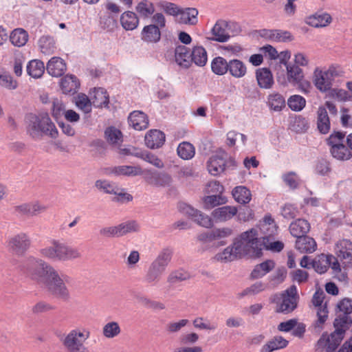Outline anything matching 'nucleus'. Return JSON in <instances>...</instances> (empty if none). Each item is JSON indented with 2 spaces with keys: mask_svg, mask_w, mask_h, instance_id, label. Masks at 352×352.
I'll return each mask as SVG.
<instances>
[{
  "mask_svg": "<svg viewBox=\"0 0 352 352\" xmlns=\"http://www.w3.org/2000/svg\"><path fill=\"white\" fill-rule=\"evenodd\" d=\"M28 40V32L22 28L14 30L10 36V42L15 46L22 47Z\"/></svg>",
  "mask_w": 352,
  "mask_h": 352,
  "instance_id": "45",
  "label": "nucleus"
},
{
  "mask_svg": "<svg viewBox=\"0 0 352 352\" xmlns=\"http://www.w3.org/2000/svg\"><path fill=\"white\" fill-rule=\"evenodd\" d=\"M129 125L135 130L142 131L148 126V116L141 111H133L128 117Z\"/></svg>",
  "mask_w": 352,
  "mask_h": 352,
  "instance_id": "19",
  "label": "nucleus"
},
{
  "mask_svg": "<svg viewBox=\"0 0 352 352\" xmlns=\"http://www.w3.org/2000/svg\"><path fill=\"white\" fill-rule=\"evenodd\" d=\"M316 114L317 129L321 134H327L331 129V122L326 108L323 106H320Z\"/></svg>",
  "mask_w": 352,
  "mask_h": 352,
  "instance_id": "22",
  "label": "nucleus"
},
{
  "mask_svg": "<svg viewBox=\"0 0 352 352\" xmlns=\"http://www.w3.org/2000/svg\"><path fill=\"white\" fill-rule=\"evenodd\" d=\"M316 242L310 236L305 235L296 238V248L301 253H312L316 250Z\"/></svg>",
  "mask_w": 352,
  "mask_h": 352,
  "instance_id": "31",
  "label": "nucleus"
},
{
  "mask_svg": "<svg viewBox=\"0 0 352 352\" xmlns=\"http://www.w3.org/2000/svg\"><path fill=\"white\" fill-rule=\"evenodd\" d=\"M8 246L17 254L24 253L30 245V240L25 233H20L8 240Z\"/></svg>",
  "mask_w": 352,
  "mask_h": 352,
  "instance_id": "17",
  "label": "nucleus"
},
{
  "mask_svg": "<svg viewBox=\"0 0 352 352\" xmlns=\"http://www.w3.org/2000/svg\"><path fill=\"white\" fill-rule=\"evenodd\" d=\"M175 62L181 67L188 68L191 65L190 54L187 47L179 45L175 50Z\"/></svg>",
  "mask_w": 352,
  "mask_h": 352,
  "instance_id": "34",
  "label": "nucleus"
},
{
  "mask_svg": "<svg viewBox=\"0 0 352 352\" xmlns=\"http://www.w3.org/2000/svg\"><path fill=\"white\" fill-rule=\"evenodd\" d=\"M90 337V331L85 328L72 329L60 339L63 346L67 352H91L85 346Z\"/></svg>",
  "mask_w": 352,
  "mask_h": 352,
  "instance_id": "6",
  "label": "nucleus"
},
{
  "mask_svg": "<svg viewBox=\"0 0 352 352\" xmlns=\"http://www.w3.org/2000/svg\"><path fill=\"white\" fill-rule=\"evenodd\" d=\"M275 267V262L273 260H266L256 265L251 272L253 279L262 278Z\"/></svg>",
  "mask_w": 352,
  "mask_h": 352,
  "instance_id": "35",
  "label": "nucleus"
},
{
  "mask_svg": "<svg viewBox=\"0 0 352 352\" xmlns=\"http://www.w3.org/2000/svg\"><path fill=\"white\" fill-rule=\"evenodd\" d=\"M172 252L168 249H164L159 253L156 258L151 263V265L158 271L164 273L171 261Z\"/></svg>",
  "mask_w": 352,
  "mask_h": 352,
  "instance_id": "32",
  "label": "nucleus"
},
{
  "mask_svg": "<svg viewBox=\"0 0 352 352\" xmlns=\"http://www.w3.org/2000/svg\"><path fill=\"white\" fill-rule=\"evenodd\" d=\"M330 153L333 157L340 161L349 160L352 157L351 151L344 144L330 148Z\"/></svg>",
  "mask_w": 352,
  "mask_h": 352,
  "instance_id": "47",
  "label": "nucleus"
},
{
  "mask_svg": "<svg viewBox=\"0 0 352 352\" xmlns=\"http://www.w3.org/2000/svg\"><path fill=\"white\" fill-rule=\"evenodd\" d=\"M228 73L235 78L244 77L247 74V67L241 60L234 58L228 61Z\"/></svg>",
  "mask_w": 352,
  "mask_h": 352,
  "instance_id": "33",
  "label": "nucleus"
},
{
  "mask_svg": "<svg viewBox=\"0 0 352 352\" xmlns=\"http://www.w3.org/2000/svg\"><path fill=\"white\" fill-rule=\"evenodd\" d=\"M190 278L189 274L184 270H178L172 272L168 277V282L170 284H174L177 282H181L183 280H186Z\"/></svg>",
  "mask_w": 352,
  "mask_h": 352,
  "instance_id": "63",
  "label": "nucleus"
},
{
  "mask_svg": "<svg viewBox=\"0 0 352 352\" xmlns=\"http://www.w3.org/2000/svg\"><path fill=\"white\" fill-rule=\"evenodd\" d=\"M28 131L32 137L44 134L56 138L58 131L47 113H30L27 116Z\"/></svg>",
  "mask_w": 352,
  "mask_h": 352,
  "instance_id": "5",
  "label": "nucleus"
},
{
  "mask_svg": "<svg viewBox=\"0 0 352 352\" xmlns=\"http://www.w3.org/2000/svg\"><path fill=\"white\" fill-rule=\"evenodd\" d=\"M171 176L165 172L157 171L152 186L155 187L169 186L172 183Z\"/></svg>",
  "mask_w": 352,
  "mask_h": 352,
  "instance_id": "56",
  "label": "nucleus"
},
{
  "mask_svg": "<svg viewBox=\"0 0 352 352\" xmlns=\"http://www.w3.org/2000/svg\"><path fill=\"white\" fill-rule=\"evenodd\" d=\"M80 81L72 74H67L60 80V86L65 94L74 95L80 88Z\"/></svg>",
  "mask_w": 352,
  "mask_h": 352,
  "instance_id": "25",
  "label": "nucleus"
},
{
  "mask_svg": "<svg viewBox=\"0 0 352 352\" xmlns=\"http://www.w3.org/2000/svg\"><path fill=\"white\" fill-rule=\"evenodd\" d=\"M258 85L262 89H270L274 84L273 75L269 68L262 67L256 70Z\"/></svg>",
  "mask_w": 352,
  "mask_h": 352,
  "instance_id": "27",
  "label": "nucleus"
},
{
  "mask_svg": "<svg viewBox=\"0 0 352 352\" xmlns=\"http://www.w3.org/2000/svg\"><path fill=\"white\" fill-rule=\"evenodd\" d=\"M145 144L151 149L162 147L166 140L165 134L157 129H151L145 135Z\"/></svg>",
  "mask_w": 352,
  "mask_h": 352,
  "instance_id": "18",
  "label": "nucleus"
},
{
  "mask_svg": "<svg viewBox=\"0 0 352 352\" xmlns=\"http://www.w3.org/2000/svg\"><path fill=\"white\" fill-rule=\"evenodd\" d=\"M289 342L282 336H275L273 339L264 344L261 352H272L276 350L285 348Z\"/></svg>",
  "mask_w": 352,
  "mask_h": 352,
  "instance_id": "40",
  "label": "nucleus"
},
{
  "mask_svg": "<svg viewBox=\"0 0 352 352\" xmlns=\"http://www.w3.org/2000/svg\"><path fill=\"white\" fill-rule=\"evenodd\" d=\"M121 332L119 324L117 322H109L102 328L103 336L107 338H113Z\"/></svg>",
  "mask_w": 352,
  "mask_h": 352,
  "instance_id": "57",
  "label": "nucleus"
},
{
  "mask_svg": "<svg viewBox=\"0 0 352 352\" xmlns=\"http://www.w3.org/2000/svg\"><path fill=\"white\" fill-rule=\"evenodd\" d=\"M243 239L248 241L252 250V256L259 257L262 255L263 250H270L279 252L283 248V242L274 241V237L272 234L261 236L256 228H252L243 232Z\"/></svg>",
  "mask_w": 352,
  "mask_h": 352,
  "instance_id": "3",
  "label": "nucleus"
},
{
  "mask_svg": "<svg viewBox=\"0 0 352 352\" xmlns=\"http://www.w3.org/2000/svg\"><path fill=\"white\" fill-rule=\"evenodd\" d=\"M93 104L95 107L107 106L109 100L107 91L103 88H95L94 90V99Z\"/></svg>",
  "mask_w": 352,
  "mask_h": 352,
  "instance_id": "54",
  "label": "nucleus"
},
{
  "mask_svg": "<svg viewBox=\"0 0 352 352\" xmlns=\"http://www.w3.org/2000/svg\"><path fill=\"white\" fill-rule=\"evenodd\" d=\"M191 63L199 67L205 66L208 60V54L205 48L201 45L195 46L190 53Z\"/></svg>",
  "mask_w": 352,
  "mask_h": 352,
  "instance_id": "36",
  "label": "nucleus"
},
{
  "mask_svg": "<svg viewBox=\"0 0 352 352\" xmlns=\"http://www.w3.org/2000/svg\"><path fill=\"white\" fill-rule=\"evenodd\" d=\"M142 172L140 166H118L112 168L111 173L117 176H137Z\"/></svg>",
  "mask_w": 352,
  "mask_h": 352,
  "instance_id": "38",
  "label": "nucleus"
},
{
  "mask_svg": "<svg viewBox=\"0 0 352 352\" xmlns=\"http://www.w3.org/2000/svg\"><path fill=\"white\" fill-rule=\"evenodd\" d=\"M47 73L54 77H60L64 74L67 65L63 59L60 57H52L47 63Z\"/></svg>",
  "mask_w": 352,
  "mask_h": 352,
  "instance_id": "23",
  "label": "nucleus"
},
{
  "mask_svg": "<svg viewBox=\"0 0 352 352\" xmlns=\"http://www.w3.org/2000/svg\"><path fill=\"white\" fill-rule=\"evenodd\" d=\"M325 294L322 290L318 289L314 294L312 298L313 305L317 307L318 320L316 326L321 328L328 318V310L326 303L322 305Z\"/></svg>",
  "mask_w": 352,
  "mask_h": 352,
  "instance_id": "13",
  "label": "nucleus"
},
{
  "mask_svg": "<svg viewBox=\"0 0 352 352\" xmlns=\"http://www.w3.org/2000/svg\"><path fill=\"white\" fill-rule=\"evenodd\" d=\"M19 270L32 280L43 282L48 290L56 298L69 301L71 296L66 283L72 278L65 274H59L51 265L45 261L33 256L25 258L19 266Z\"/></svg>",
  "mask_w": 352,
  "mask_h": 352,
  "instance_id": "1",
  "label": "nucleus"
},
{
  "mask_svg": "<svg viewBox=\"0 0 352 352\" xmlns=\"http://www.w3.org/2000/svg\"><path fill=\"white\" fill-rule=\"evenodd\" d=\"M27 73L34 78H41L45 72L43 62L39 60H32L27 65Z\"/></svg>",
  "mask_w": 352,
  "mask_h": 352,
  "instance_id": "43",
  "label": "nucleus"
},
{
  "mask_svg": "<svg viewBox=\"0 0 352 352\" xmlns=\"http://www.w3.org/2000/svg\"><path fill=\"white\" fill-rule=\"evenodd\" d=\"M328 258L327 256L322 255L317 260L312 261V267L315 269V270L322 274L325 273L328 269Z\"/></svg>",
  "mask_w": 352,
  "mask_h": 352,
  "instance_id": "61",
  "label": "nucleus"
},
{
  "mask_svg": "<svg viewBox=\"0 0 352 352\" xmlns=\"http://www.w3.org/2000/svg\"><path fill=\"white\" fill-rule=\"evenodd\" d=\"M267 104L271 110L280 111L285 107V100L281 94L273 93L267 98Z\"/></svg>",
  "mask_w": 352,
  "mask_h": 352,
  "instance_id": "46",
  "label": "nucleus"
},
{
  "mask_svg": "<svg viewBox=\"0 0 352 352\" xmlns=\"http://www.w3.org/2000/svg\"><path fill=\"white\" fill-rule=\"evenodd\" d=\"M38 46L41 53L46 55L53 54L56 49L54 38L48 35L43 36L39 38Z\"/></svg>",
  "mask_w": 352,
  "mask_h": 352,
  "instance_id": "41",
  "label": "nucleus"
},
{
  "mask_svg": "<svg viewBox=\"0 0 352 352\" xmlns=\"http://www.w3.org/2000/svg\"><path fill=\"white\" fill-rule=\"evenodd\" d=\"M237 211L235 206H225L215 208L211 215L216 222H224L235 216Z\"/></svg>",
  "mask_w": 352,
  "mask_h": 352,
  "instance_id": "24",
  "label": "nucleus"
},
{
  "mask_svg": "<svg viewBox=\"0 0 352 352\" xmlns=\"http://www.w3.org/2000/svg\"><path fill=\"white\" fill-rule=\"evenodd\" d=\"M39 253L41 256L52 261L65 262L81 257L78 248L56 239L51 241V245L40 249Z\"/></svg>",
  "mask_w": 352,
  "mask_h": 352,
  "instance_id": "4",
  "label": "nucleus"
},
{
  "mask_svg": "<svg viewBox=\"0 0 352 352\" xmlns=\"http://www.w3.org/2000/svg\"><path fill=\"white\" fill-rule=\"evenodd\" d=\"M178 209L180 212L191 218L198 225L204 228H210L213 223L212 219L201 212L193 208L186 203H179Z\"/></svg>",
  "mask_w": 352,
  "mask_h": 352,
  "instance_id": "12",
  "label": "nucleus"
},
{
  "mask_svg": "<svg viewBox=\"0 0 352 352\" xmlns=\"http://www.w3.org/2000/svg\"><path fill=\"white\" fill-rule=\"evenodd\" d=\"M335 253L344 267L352 265V242L348 239L339 241L335 247Z\"/></svg>",
  "mask_w": 352,
  "mask_h": 352,
  "instance_id": "15",
  "label": "nucleus"
},
{
  "mask_svg": "<svg viewBox=\"0 0 352 352\" xmlns=\"http://www.w3.org/2000/svg\"><path fill=\"white\" fill-rule=\"evenodd\" d=\"M332 21L331 15L327 12H316L306 19V23L314 28H322Z\"/></svg>",
  "mask_w": 352,
  "mask_h": 352,
  "instance_id": "29",
  "label": "nucleus"
},
{
  "mask_svg": "<svg viewBox=\"0 0 352 352\" xmlns=\"http://www.w3.org/2000/svg\"><path fill=\"white\" fill-rule=\"evenodd\" d=\"M194 327L199 330H206L214 331L217 328L216 322H210L207 318L204 317H197L192 320Z\"/></svg>",
  "mask_w": 352,
  "mask_h": 352,
  "instance_id": "52",
  "label": "nucleus"
},
{
  "mask_svg": "<svg viewBox=\"0 0 352 352\" xmlns=\"http://www.w3.org/2000/svg\"><path fill=\"white\" fill-rule=\"evenodd\" d=\"M287 105L294 111H300L306 105V100L300 95L291 96L287 100Z\"/></svg>",
  "mask_w": 352,
  "mask_h": 352,
  "instance_id": "53",
  "label": "nucleus"
},
{
  "mask_svg": "<svg viewBox=\"0 0 352 352\" xmlns=\"http://www.w3.org/2000/svg\"><path fill=\"white\" fill-rule=\"evenodd\" d=\"M331 79L329 77L328 72H322L318 68L314 73V82L316 88L321 92H327L331 90L332 87Z\"/></svg>",
  "mask_w": 352,
  "mask_h": 352,
  "instance_id": "20",
  "label": "nucleus"
},
{
  "mask_svg": "<svg viewBox=\"0 0 352 352\" xmlns=\"http://www.w3.org/2000/svg\"><path fill=\"white\" fill-rule=\"evenodd\" d=\"M236 166L234 159L228 156L224 151H221L211 156L207 162L208 172L217 176L223 173L227 168L234 169Z\"/></svg>",
  "mask_w": 352,
  "mask_h": 352,
  "instance_id": "9",
  "label": "nucleus"
},
{
  "mask_svg": "<svg viewBox=\"0 0 352 352\" xmlns=\"http://www.w3.org/2000/svg\"><path fill=\"white\" fill-rule=\"evenodd\" d=\"M97 188L102 190L107 194H113L118 195L117 200H126L130 201L133 199V196L129 193L124 192V189L120 188L114 183H111L107 180H97L95 183Z\"/></svg>",
  "mask_w": 352,
  "mask_h": 352,
  "instance_id": "14",
  "label": "nucleus"
},
{
  "mask_svg": "<svg viewBox=\"0 0 352 352\" xmlns=\"http://www.w3.org/2000/svg\"><path fill=\"white\" fill-rule=\"evenodd\" d=\"M47 206L38 201L29 202L21 204L14 208V211L20 215L34 217L44 212Z\"/></svg>",
  "mask_w": 352,
  "mask_h": 352,
  "instance_id": "16",
  "label": "nucleus"
},
{
  "mask_svg": "<svg viewBox=\"0 0 352 352\" xmlns=\"http://www.w3.org/2000/svg\"><path fill=\"white\" fill-rule=\"evenodd\" d=\"M315 172L320 176H328L331 172L330 162L324 159L319 160L316 162Z\"/></svg>",
  "mask_w": 352,
  "mask_h": 352,
  "instance_id": "60",
  "label": "nucleus"
},
{
  "mask_svg": "<svg viewBox=\"0 0 352 352\" xmlns=\"http://www.w3.org/2000/svg\"><path fill=\"white\" fill-rule=\"evenodd\" d=\"M198 14L195 8H181L176 21L179 24L195 25L198 23Z\"/></svg>",
  "mask_w": 352,
  "mask_h": 352,
  "instance_id": "21",
  "label": "nucleus"
},
{
  "mask_svg": "<svg viewBox=\"0 0 352 352\" xmlns=\"http://www.w3.org/2000/svg\"><path fill=\"white\" fill-rule=\"evenodd\" d=\"M65 104L62 100L54 98L52 100V115L54 119L58 120L63 117L66 112Z\"/></svg>",
  "mask_w": 352,
  "mask_h": 352,
  "instance_id": "58",
  "label": "nucleus"
},
{
  "mask_svg": "<svg viewBox=\"0 0 352 352\" xmlns=\"http://www.w3.org/2000/svg\"><path fill=\"white\" fill-rule=\"evenodd\" d=\"M247 254L252 255V250L248 241L243 239V233H241L239 238L234 241L232 245L227 247L223 252L217 254L214 259L226 263Z\"/></svg>",
  "mask_w": 352,
  "mask_h": 352,
  "instance_id": "7",
  "label": "nucleus"
},
{
  "mask_svg": "<svg viewBox=\"0 0 352 352\" xmlns=\"http://www.w3.org/2000/svg\"><path fill=\"white\" fill-rule=\"evenodd\" d=\"M234 200L241 204H248L252 199L250 190L244 186H238L234 188L232 192Z\"/></svg>",
  "mask_w": 352,
  "mask_h": 352,
  "instance_id": "39",
  "label": "nucleus"
},
{
  "mask_svg": "<svg viewBox=\"0 0 352 352\" xmlns=\"http://www.w3.org/2000/svg\"><path fill=\"white\" fill-rule=\"evenodd\" d=\"M92 103L89 97L85 94H79L75 97L76 106L85 115H89L91 112Z\"/></svg>",
  "mask_w": 352,
  "mask_h": 352,
  "instance_id": "48",
  "label": "nucleus"
},
{
  "mask_svg": "<svg viewBox=\"0 0 352 352\" xmlns=\"http://www.w3.org/2000/svg\"><path fill=\"white\" fill-rule=\"evenodd\" d=\"M152 24L145 25L142 30L140 36L146 43H157L161 39V29L166 27V19L161 12L155 13L152 17Z\"/></svg>",
  "mask_w": 352,
  "mask_h": 352,
  "instance_id": "8",
  "label": "nucleus"
},
{
  "mask_svg": "<svg viewBox=\"0 0 352 352\" xmlns=\"http://www.w3.org/2000/svg\"><path fill=\"white\" fill-rule=\"evenodd\" d=\"M163 274L150 265L144 276V281L149 284H155L160 280Z\"/></svg>",
  "mask_w": 352,
  "mask_h": 352,
  "instance_id": "62",
  "label": "nucleus"
},
{
  "mask_svg": "<svg viewBox=\"0 0 352 352\" xmlns=\"http://www.w3.org/2000/svg\"><path fill=\"white\" fill-rule=\"evenodd\" d=\"M212 72L218 76H223L228 73V61L221 56L214 58L211 62Z\"/></svg>",
  "mask_w": 352,
  "mask_h": 352,
  "instance_id": "44",
  "label": "nucleus"
},
{
  "mask_svg": "<svg viewBox=\"0 0 352 352\" xmlns=\"http://www.w3.org/2000/svg\"><path fill=\"white\" fill-rule=\"evenodd\" d=\"M346 133L342 131H333L327 139V144L330 148L344 144Z\"/></svg>",
  "mask_w": 352,
  "mask_h": 352,
  "instance_id": "59",
  "label": "nucleus"
},
{
  "mask_svg": "<svg viewBox=\"0 0 352 352\" xmlns=\"http://www.w3.org/2000/svg\"><path fill=\"white\" fill-rule=\"evenodd\" d=\"M136 157L140 158L158 168H162L164 166V164L160 158L147 151L142 150L140 154L136 155Z\"/></svg>",
  "mask_w": 352,
  "mask_h": 352,
  "instance_id": "50",
  "label": "nucleus"
},
{
  "mask_svg": "<svg viewBox=\"0 0 352 352\" xmlns=\"http://www.w3.org/2000/svg\"><path fill=\"white\" fill-rule=\"evenodd\" d=\"M104 137L111 144H116L122 141V133L115 126H109L104 131Z\"/></svg>",
  "mask_w": 352,
  "mask_h": 352,
  "instance_id": "51",
  "label": "nucleus"
},
{
  "mask_svg": "<svg viewBox=\"0 0 352 352\" xmlns=\"http://www.w3.org/2000/svg\"><path fill=\"white\" fill-rule=\"evenodd\" d=\"M226 201V198L222 197L221 194L205 196L203 198L204 208L206 209H211L215 206L225 204Z\"/></svg>",
  "mask_w": 352,
  "mask_h": 352,
  "instance_id": "55",
  "label": "nucleus"
},
{
  "mask_svg": "<svg viewBox=\"0 0 352 352\" xmlns=\"http://www.w3.org/2000/svg\"><path fill=\"white\" fill-rule=\"evenodd\" d=\"M178 155L183 160H190L195 154L194 146L188 142H183L177 148Z\"/></svg>",
  "mask_w": 352,
  "mask_h": 352,
  "instance_id": "49",
  "label": "nucleus"
},
{
  "mask_svg": "<svg viewBox=\"0 0 352 352\" xmlns=\"http://www.w3.org/2000/svg\"><path fill=\"white\" fill-rule=\"evenodd\" d=\"M340 314L345 316H351L352 314V299L345 298L341 300L337 305Z\"/></svg>",
  "mask_w": 352,
  "mask_h": 352,
  "instance_id": "64",
  "label": "nucleus"
},
{
  "mask_svg": "<svg viewBox=\"0 0 352 352\" xmlns=\"http://www.w3.org/2000/svg\"><path fill=\"white\" fill-rule=\"evenodd\" d=\"M310 223L305 219H298L292 222L289 226L291 234L298 238L306 235L310 230Z\"/></svg>",
  "mask_w": 352,
  "mask_h": 352,
  "instance_id": "30",
  "label": "nucleus"
},
{
  "mask_svg": "<svg viewBox=\"0 0 352 352\" xmlns=\"http://www.w3.org/2000/svg\"><path fill=\"white\" fill-rule=\"evenodd\" d=\"M287 77L288 81L294 85L300 83L304 78L303 71L296 65H287Z\"/></svg>",
  "mask_w": 352,
  "mask_h": 352,
  "instance_id": "42",
  "label": "nucleus"
},
{
  "mask_svg": "<svg viewBox=\"0 0 352 352\" xmlns=\"http://www.w3.org/2000/svg\"><path fill=\"white\" fill-rule=\"evenodd\" d=\"M212 37L211 40L217 41L219 43L227 42L231 35L226 30V26L224 24V20H217L211 30Z\"/></svg>",
  "mask_w": 352,
  "mask_h": 352,
  "instance_id": "26",
  "label": "nucleus"
},
{
  "mask_svg": "<svg viewBox=\"0 0 352 352\" xmlns=\"http://www.w3.org/2000/svg\"><path fill=\"white\" fill-rule=\"evenodd\" d=\"M352 324L351 316L338 314L333 325L335 331L330 334L324 332L314 346L315 352H335L342 341L346 331Z\"/></svg>",
  "mask_w": 352,
  "mask_h": 352,
  "instance_id": "2",
  "label": "nucleus"
},
{
  "mask_svg": "<svg viewBox=\"0 0 352 352\" xmlns=\"http://www.w3.org/2000/svg\"><path fill=\"white\" fill-rule=\"evenodd\" d=\"M140 226L135 220L123 222L116 226L104 227L100 234L106 237H120L126 234L138 232Z\"/></svg>",
  "mask_w": 352,
  "mask_h": 352,
  "instance_id": "11",
  "label": "nucleus"
},
{
  "mask_svg": "<svg viewBox=\"0 0 352 352\" xmlns=\"http://www.w3.org/2000/svg\"><path fill=\"white\" fill-rule=\"evenodd\" d=\"M299 296L296 285H292L280 294V300L276 302L277 313L288 314L294 311L298 306Z\"/></svg>",
  "mask_w": 352,
  "mask_h": 352,
  "instance_id": "10",
  "label": "nucleus"
},
{
  "mask_svg": "<svg viewBox=\"0 0 352 352\" xmlns=\"http://www.w3.org/2000/svg\"><path fill=\"white\" fill-rule=\"evenodd\" d=\"M135 11L142 19H148L155 14V6L148 0H142L135 6Z\"/></svg>",
  "mask_w": 352,
  "mask_h": 352,
  "instance_id": "37",
  "label": "nucleus"
},
{
  "mask_svg": "<svg viewBox=\"0 0 352 352\" xmlns=\"http://www.w3.org/2000/svg\"><path fill=\"white\" fill-rule=\"evenodd\" d=\"M120 21L122 27L126 31L136 29L140 23V19L136 13L132 11H125L121 14Z\"/></svg>",
  "mask_w": 352,
  "mask_h": 352,
  "instance_id": "28",
  "label": "nucleus"
}]
</instances>
